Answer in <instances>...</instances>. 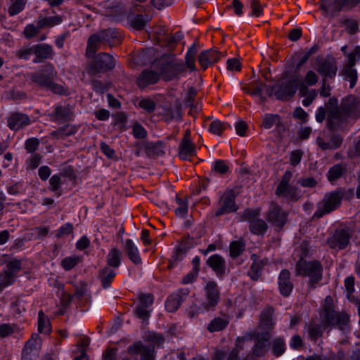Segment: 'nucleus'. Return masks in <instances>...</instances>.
I'll return each mask as SVG.
<instances>
[{
	"instance_id": "nucleus-8",
	"label": "nucleus",
	"mask_w": 360,
	"mask_h": 360,
	"mask_svg": "<svg viewBox=\"0 0 360 360\" xmlns=\"http://www.w3.org/2000/svg\"><path fill=\"white\" fill-rule=\"evenodd\" d=\"M205 291L206 300L196 309V314L213 310L219 302V293L214 282H208L205 287Z\"/></svg>"
},
{
	"instance_id": "nucleus-58",
	"label": "nucleus",
	"mask_w": 360,
	"mask_h": 360,
	"mask_svg": "<svg viewBox=\"0 0 360 360\" xmlns=\"http://www.w3.org/2000/svg\"><path fill=\"white\" fill-rule=\"evenodd\" d=\"M279 195H283L292 200H297L300 197V193L294 187L288 186V188L285 191V193Z\"/></svg>"
},
{
	"instance_id": "nucleus-30",
	"label": "nucleus",
	"mask_w": 360,
	"mask_h": 360,
	"mask_svg": "<svg viewBox=\"0 0 360 360\" xmlns=\"http://www.w3.org/2000/svg\"><path fill=\"white\" fill-rule=\"evenodd\" d=\"M195 153V148L193 143L188 139H184L180 145L179 157L181 159H186L187 158L193 155Z\"/></svg>"
},
{
	"instance_id": "nucleus-23",
	"label": "nucleus",
	"mask_w": 360,
	"mask_h": 360,
	"mask_svg": "<svg viewBox=\"0 0 360 360\" xmlns=\"http://www.w3.org/2000/svg\"><path fill=\"white\" fill-rule=\"evenodd\" d=\"M159 79V75L153 71H143L137 79V84L139 87L144 88L147 85L156 83Z\"/></svg>"
},
{
	"instance_id": "nucleus-25",
	"label": "nucleus",
	"mask_w": 360,
	"mask_h": 360,
	"mask_svg": "<svg viewBox=\"0 0 360 360\" xmlns=\"http://www.w3.org/2000/svg\"><path fill=\"white\" fill-rule=\"evenodd\" d=\"M63 21L60 15H54L49 17L39 16L37 19V25L39 28H50L60 25Z\"/></svg>"
},
{
	"instance_id": "nucleus-24",
	"label": "nucleus",
	"mask_w": 360,
	"mask_h": 360,
	"mask_svg": "<svg viewBox=\"0 0 360 360\" xmlns=\"http://www.w3.org/2000/svg\"><path fill=\"white\" fill-rule=\"evenodd\" d=\"M299 95L303 97L302 104L304 106L309 105L317 96L315 89H309L304 84H300L299 86Z\"/></svg>"
},
{
	"instance_id": "nucleus-50",
	"label": "nucleus",
	"mask_w": 360,
	"mask_h": 360,
	"mask_svg": "<svg viewBox=\"0 0 360 360\" xmlns=\"http://www.w3.org/2000/svg\"><path fill=\"white\" fill-rule=\"evenodd\" d=\"M140 108L145 110L147 112H152L155 108V103L150 98H144L140 101L139 103Z\"/></svg>"
},
{
	"instance_id": "nucleus-38",
	"label": "nucleus",
	"mask_w": 360,
	"mask_h": 360,
	"mask_svg": "<svg viewBox=\"0 0 360 360\" xmlns=\"http://www.w3.org/2000/svg\"><path fill=\"white\" fill-rule=\"evenodd\" d=\"M26 4V0H15L8 8V13L11 16L15 15L22 11Z\"/></svg>"
},
{
	"instance_id": "nucleus-21",
	"label": "nucleus",
	"mask_w": 360,
	"mask_h": 360,
	"mask_svg": "<svg viewBox=\"0 0 360 360\" xmlns=\"http://www.w3.org/2000/svg\"><path fill=\"white\" fill-rule=\"evenodd\" d=\"M124 250L129 259L135 264L141 262L140 253L136 245L131 239H127L124 244Z\"/></svg>"
},
{
	"instance_id": "nucleus-49",
	"label": "nucleus",
	"mask_w": 360,
	"mask_h": 360,
	"mask_svg": "<svg viewBox=\"0 0 360 360\" xmlns=\"http://www.w3.org/2000/svg\"><path fill=\"white\" fill-rule=\"evenodd\" d=\"M148 308L149 307H145V305L139 304L135 309L136 316L143 321L147 320L150 316V310Z\"/></svg>"
},
{
	"instance_id": "nucleus-13",
	"label": "nucleus",
	"mask_w": 360,
	"mask_h": 360,
	"mask_svg": "<svg viewBox=\"0 0 360 360\" xmlns=\"http://www.w3.org/2000/svg\"><path fill=\"white\" fill-rule=\"evenodd\" d=\"M255 210H246L244 212L243 218L245 220L250 221V229L252 233L255 234H263L266 230V224L262 219H254L257 215Z\"/></svg>"
},
{
	"instance_id": "nucleus-28",
	"label": "nucleus",
	"mask_w": 360,
	"mask_h": 360,
	"mask_svg": "<svg viewBox=\"0 0 360 360\" xmlns=\"http://www.w3.org/2000/svg\"><path fill=\"white\" fill-rule=\"evenodd\" d=\"M149 20L147 15L136 14L131 17H128L130 26L136 30H143Z\"/></svg>"
},
{
	"instance_id": "nucleus-14",
	"label": "nucleus",
	"mask_w": 360,
	"mask_h": 360,
	"mask_svg": "<svg viewBox=\"0 0 360 360\" xmlns=\"http://www.w3.org/2000/svg\"><path fill=\"white\" fill-rule=\"evenodd\" d=\"M349 241V235L345 230H339L329 237L327 243L330 248L344 249L348 245Z\"/></svg>"
},
{
	"instance_id": "nucleus-27",
	"label": "nucleus",
	"mask_w": 360,
	"mask_h": 360,
	"mask_svg": "<svg viewBox=\"0 0 360 360\" xmlns=\"http://www.w3.org/2000/svg\"><path fill=\"white\" fill-rule=\"evenodd\" d=\"M249 342L250 340L247 338H238L235 347L229 353L227 360H239V352L245 347H250L251 344Z\"/></svg>"
},
{
	"instance_id": "nucleus-37",
	"label": "nucleus",
	"mask_w": 360,
	"mask_h": 360,
	"mask_svg": "<svg viewBox=\"0 0 360 360\" xmlns=\"http://www.w3.org/2000/svg\"><path fill=\"white\" fill-rule=\"evenodd\" d=\"M115 272L109 267H105L101 270L100 278L104 288H108L112 279L115 276Z\"/></svg>"
},
{
	"instance_id": "nucleus-56",
	"label": "nucleus",
	"mask_w": 360,
	"mask_h": 360,
	"mask_svg": "<svg viewBox=\"0 0 360 360\" xmlns=\"http://www.w3.org/2000/svg\"><path fill=\"white\" fill-rule=\"evenodd\" d=\"M14 278L13 275L6 271L4 274H0V288L11 285L14 281Z\"/></svg>"
},
{
	"instance_id": "nucleus-2",
	"label": "nucleus",
	"mask_w": 360,
	"mask_h": 360,
	"mask_svg": "<svg viewBox=\"0 0 360 360\" xmlns=\"http://www.w3.org/2000/svg\"><path fill=\"white\" fill-rule=\"evenodd\" d=\"M56 72L53 66L47 63L44 65L40 70L35 72H30L27 75V80L41 88L49 89L53 93L63 94L65 91L60 86L53 83V79Z\"/></svg>"
},
{
	"instance_id": "nucleus-5",
	"label": "nucleus",
	"mask_w": 360,
	"mask_h": 360,
	"mask_svg": "<svg viewBox=\"0 0 360 360\" xmlns=\"http://www.w3.org/2000/svg\"><path fill=\"white\" fill-rule=\"evenodd\" d=\"M300 79L297 77L283 79L271 86V93L280 100H286L295 95L299 89Z\"/></svg>"
},
{
	"instance_id": "nucleus-1",
	"label": "nucleus",
	"mask_w": 360,
	"mask_h": 360,
	"mask_svg": "<svg viewBox=\"0 0 360 360\" xmlns=\"http://www.w3.org/2000/svg\"><path fill=\"white\" fill-rule=\"evenodd\" d=\"M338 103L336 98L332 97L329 99L327 122L330 129L337 127L345 115L356 116L360 110V101L354 96H348L342 100L341 109L338 108Z\"/></svg>"
},
{
	"instance_id": "nucleus-53",
	"label": "nucleus",
	"mask_w": 360,
	"mask_h": 360,
	"mask_svg": "<svg viewBox=\"0 0 360 360\" xmlns=\"http://www.w3.org/2000/svg\"><path fill=\"white\" fill-rule=\"evenodd\" d=\"M342 24L346 26L347 30L351 34H354L358 30V23L353 19L345 18L342 20Z\"/></svg>"
},
{
	"instance_id": "nucleus-31",
	"label": "nucleus",
	"mask_w": 360,
	"mask_h": 360,
	"mask_svg": "<svg viewBox=\"0 0 360 360\" xmlns=\"http://www.w3.org/2000/svg\"><path fill=\"white\" fill-rule=\"evenodd\" d=\"M182 302V297L179 293L170 295L165 302V308L169 312H174L178 309Z\"/></svg>"
},
{
	"instance_id": "nucleus-3",
	"label": "nucleus",
	"mask_w": 360,
	"mask_h": 360,
	"mask_svg": "<svg viewBox=\"0 0 360 360\" xmlns=\"http://www.w3.org/2000/svg\"><path fill=\"white\" fill-rule=\"evenodd\" d=\"M320 316L322 324L325 328L328 326H338L342 330H345L349 321L347 314L335 312L333 300L330 296H327L325 298Z\"/></svg>"
},
{
	"instance_id": "nucleus-43",
	"label": "nucleus",
	"mask_w": 360,
	"mask_h": 360,
	"mask_svg": "<svg viewBox=\"0 0 360 360\" xmlns=\"http://www.w3.org/2000/svg\"><path fill=\"white\" fill-rule=\"evenodd\" d=\"M79 258L77 256H70L64 258L61 262L63 268L65 270H70L79 262Z\"/></svg>"
},
{
	"instance_id": "nucleus-15",
	"label": "nucleus",
	"mask_w": 360,
	"mask_h": 360,
	"mask_svg": "<svg viewBox=\"0 0 360 360\" xmlns=\"http://www.w3.org/2000/svg\"><path fill=\"white\" fill-rule=\"evenodd\" d=\"M128 354L131 356L141 354V360H153L154 349L143 346L141 342H136L128 347Z\"/></svg>"
},
{
	"instance_id": "nucleus-22",
	"label": "nucleus",
	"mask_w": 360,
	"mask_h": 360,
	"mask_svg": "<svg viewBox=\"0 0 360 360\" xmlns=\"http://www.w3.org/2000/svg\"><path fill=\"white\" fill-rule=\"evenodd\" d=\"M51 46H31L30 51L27 54L24 55L25 59L29 58V56L31 54L34 55V58L32 59L34 63H39L42 58H46L50 53Z\"/></svg>"
},
{
	"instance_id": "nucleus-47",
	"label": "nucleus",
	"mask_w": 360,
	"mask_h": 360,
	"mask_svg": "<svg viewBox=\"0 0 360 360\" xmlns=\"http://www.w3.org/2000/svg\"><path fill=\"white\" fill-rule=\"evenodd\" d=\"M250 7L252 9V12L250 13V15L252 16L259 17L263 13L261 3L258 0H250Z\"/></svg>"
},
{
	"instance_id": "nucleus-35",
	"label": "nucleus",
	"mask_w": 360,
	"mask_h": 360,
	"mask_svg": "<svg viewBox=\"0 0 360 360\" xmlns=\"http://www.w3.org/2000/svg\"><path fill=\"white\" fill-rule=\"evenodd\" d=\"M38 330L41 333L49 334L51 331V323L42 311L38 314Z\"/></svg>"
},
{
	"instance_id": "nucleus-11",
	"label": "nucleus",
	"mask_w": 360,
	"mask_h": 360,
	"mask_svg": "<svg viewBox=\"0 0 360 360\" xmlns=\"http://www.w3.org/2000/svg\"><path fill=\"white\" fill-rule=\"evenodd\" d=\"M236 195L234 191H229L221 197L219 208L217 211V215L235 212L237 207L235 203Z\"/></svg>"
},
{
	"instance_id": "nucleus-55",
	"label": "nucleus",
	"mask_w": 360,
	"mask_h": 360,
	"mask_svg": "<svg viewBox=\"0 0 360 360\" xmlns=\"http://www.w3.org/2000/svg\"><path fill=\"white\" fill-rule=\"evenodd\" d=\"M195 46H191L188 49L186 56V64L188 67L192 70H193L195 68L194 56L195 55Z\"/></svg>"
},
{
	"instance_id": "nucleus-46",
	"label": "nucleus",
	"mask_w": 360,
	"mask_h": 360,
	"mask_svg": "<svg viewBox=\"0 0 360 360\" xmlns=\"http://www.w3.org/2000/svg\"><path fill=\"white\" fill-rule=\"evenodd\" d=\"M184 39V34L181 31H178L173 34H169L167 37V40L166 41L167 45H171V44H181L182 40ZM184 44V42H183V45Z\"/></svg>"
},
{
	"instance_id": "nucleus-26",
	"label": "nucleus",
	"mask_w": 360,
	"mask_h": 360,
	"mask_svg": "<svg viewBox=\"0 0 360 360\" xmlns=\"http://www.w3.org/2000/svg\"><path fill=\"white\" fill-rule=\"evenodd\" d=\"M207 264L216 272L222 274L225 270V261L219 255H213L207 261Z\"/></svg>"
},
{
	"instance_id": "nucleus-10",
	"label": "nucleus",
	"mask_w": 360,
	"mask_h": 360,
	"mask_svg": "<svg viewBox=\"0 0 360 360\" xmlns=\"http://www.w3.org/2000/svg\"><path fill=\"white\" fill-rule=\"evenodd\" d=\"M115 66L114 58L105 53L98 54L94 60V63L90 68V72L95 74L101 71L112 69Z\"/></svg>"
},
{
	"instance_id": "nucleus-41",
	"label": "nucleus",
	"mask_w": 360,
	"mask_h": 360,
	"mask_svg": "<svg viewBox=\"0 0 360 360\" xmlns=\"http://www.w3.org/2000/svg\"><path fill=\"white\" fill-rule=\"evenodd\" d=\"M176 203L178 207L175 210V213L177 217L184 218L188 214V203L186 200L181 198H176Z\"/></svg>"
},
{
	"instance_id": "nucleus-42",
	"label": "nucleus",
	"mask_w": 360,
	"mask_h": 360,
	"mask_svg": "<svg viewBox=\"0 0 360 360\" xmlns=\"http://www.w3.org/2000/svg\"><path fill=\"white\" fill-rule=\"evenodd\" d=\"M319 80V77L313 70H309L306 73L305 77L303 81L300 79V84H304L307 86L315 85Z\"/></svg>"
},
{
	"instance_id": "nucleus-32",
	"label": "nucleus",
	"mask_w": 360,
	"mask_h": 360,
	"mask_svg": "<svg viewBox=\"0 0 360 360\" xmlns=\"http://www.w3.org/2000/svg\"><path fill=\"white\" fill-rule=\"evenodd\" d=\"M122 253L117 248L111 249L107 256V264L109 266L118 268L121 263Z\"/></svg>"
},
{
	"instance_id": "nucleus-4",
	"label": "nucleus",
	"mask_w": 360,
	"mask_h": 360,
	"mask_svg": "<svg viewBox=\"0 0 360 360\" xmlns=\"http://www.w3.org/2000/svg\"><path fill=\"white\" fill-rule=\"evenodd\" d=\"M296 274L309 278V285L314 288L323 276V267L316 260L307 261L301 258L296 264Z\"/></svg>"
},
{
	"instance_id": "nucleus-19",
	"label": "nucleus",
	"mask_w": 360,
	"mask_h": 360,
	"mask_svg": "<svg viewBox=\"0 0 360 360\" xmlns=\"http://www.w3.org/2000/svg\"><path fill=\"white\" fill-rule=\"evenodd\" d=\"M358 53H352L347 56V65L343 69V74L350 80V86L353 87L356 81V72L353 68Z\"/></svg>"
},
{
	"instance_id": "nucleus-34",
	"label": "nucleus",
	"mask_w": 360,
	"mask_h": 360,
	"mask_svg": "<svg viewBox=\"0 0 360 360\" xmlns=\"http://www.w3.org/2000/svg\"><path fill=\"white\" fill-rule=\"evenodd\" d=\"M269 335L265 334L262 338H258L253 348V353L256 356L262 355L269 347Z\"/></svg>"
},
{
	"instance_id": "nucleus-36",
	"label": "nucleus",
	"mask_w": 360,
	"mask_h": 360,
	"mask_svg": "<svg viewBox=\"0 0 360 360\" xmlns=\"http://www.w3.org/2000/svg\"><path fill=\"white\" fill-rule=\"evenodd\" d=\"M273 309L268 308L262 311L260 315V326L264 329H269L273 326L272 315Z\"/></svg>"
},
{
	"instance_id": "nucleus-64",
	"label": "nucleus",
	"mask_w": 360,
	"mask_h": 360,
	"mask_svg": "<svg viewBox=\"0 0 360 360\" xmlns=\"http://www.w3.org/2000/svg\"><path fill=\"white\" fill-rule=\"evenodd\" d=\"M234 126L236 134L240 136H244L245 135V131L247 130V124L245 122L242 120H238L236 122Z\"/></svg>"
},
{
	"instance_id": "nucleus-29",
	"label": "nucleus",
	"mask_w": 360,
	"mask_h": 360,
	"mask_svg": "<svg viewBox=\"0 0 360 360\" xmlns=\"http://www.w3.org/2000/svg\"><path fill=\"white\" fill-rule=\"evenodd\" d=\"M229 323V318L227 316L224 315L223 316L217 317L212 320L208 325L207 328L210 332L219 331L225 328Z\"/></svg>"
},
{
	"instance_id": "nucleus-6",
	"label": "nucleus",
	"mask_w": 360,
	"mask_h": 360,
	"mask_svg": "<svg viewBox=\"0 0 360 360\" xmlns=\"http://www.w3.org/2000/svg\"><path fill=\"white\" fill-rule=\"evenodd\" d=\"M122 34L119 30L116 28H108L91 34L87 40L86 45L90 46L104 43L121 44L122 43Z\"/></svg>"
},
{
	"instance_id": "nucleus-18",
	"label": "nucleus",
	"mask_w": 360,
	"mask_h": 360,
	"mask_svg": "<svg viewBox=\"0 0 360 360\" xmlns=\"http://www.w3.org/2000/svg\"><path fill=\"white\" fill-rule=\"evenodd\" d=\"M219 58V52L216 49L211 48L201 53L199 57V63L204 69H206L209 65L217 62Z\"/></svg>"
},
{
	"instance_id": "nucleus-9",
	"label": "nucleus",
	"mask_w": 360,
	"mask_h": 360,
	"mask_svg": "<svg viewBox=\"0 0 360 360\" xmlns=\"http://www.w3.org/2000/svg\"><path fill=\"white\" fill-rule=\"evenodd\" d=\"M314 67L325 79L333 78L338 71V66L333 58L316 59Z\"/></svg>"
},
{
	"instance_id": "nucleus-51",
	"label": "nucleus",
	"mask_w": 360,
	"mask_h": 360,
	"mask_svg": "<svg viewBox=\"0 0 360 360\" xmlns=\"http://www.w3.org/2000/svg\"><path fill=\"white\" fill-rule=\"evenodd\" d=\"M15 326L9 323L0 324V337L4 338L14 333Z\"/></svg>"
},
{
	"instance_id": "nucleus-17",
	"label": "nucleus",
	"mask_w": 360,
	"mask_h": 360,
	"mask_svg": "<svg viewBox=\"0 0 360 360\" xmlns=\"http://www.w3.org/2000/svg\"><path fill=\"white\" fill-rule=\"evenodd\" d=\"M30 120L27 115L21 113H15L11 115L8 120V124L12 130H19L28 124Z\"/></svg>"
},
{
	"instance_id": "nucleus-7",
	"label": "nucleus",
	"mask_w": 360,
	"mask_h": 360,
	"mask_svg": "<svg viewBox=\"0 0 360 360\" xmlns=\"http://www.w3.org/2000/svg\"><path fill=\"white\" fill-rule=\"evenodd\" d=\"M342 197L343 194L340 191H335L326 194L323 201L319 203L314 217L320 218L337 209L340 205Z\"/></svg>"
},
{
	"instance_id": "nucleus-60",
	"label": "nucleus",
	"mask_w": 360,
	"mask_h": 360,
	"mask_svg": "<svg viewBox=\"0 0 360 360\" xmlns=\"http://www.w3.org/2000/svg\"><path fill=\"white\" fill-rule=\"evenodd\" d=\"M213 168L216 172L222 174L227 173L229 169L226 162L222 160L216 161L213 165Z\"/></svg>"
},
{
	"instance_id": "nucleus-44",
	"label": "nucleus",
	"mask_w": 360,
	"mask_h": 360,
	"mask_svg": "<svg viewBox=\"0 0 360 360\" xmlns=\"http://www.w3.org/2000/svg\"><path fill=\"white\" fill-rule=\"evenodd\" d=\"M292 176V173L290 172H286L283 177V179L280 184L278 185L276 193L278 195L283 194L285 193V191L288 188V181H290V178Z\"/></svg>"
},
{
	"instance_id": "nucleus-48",
	"label": "nucleus",
	"mask_w": 360,
	"mask_h": 360,
	"mask_svg": "<svg viewBox=\"0 0 360 360\" xmlns=\"http://www.w3.org/2000/svg\"><path fill=\"white\" fill-rule=\"evenodd\" d=\"M244 248V245L240 241H233L230 244V255L235 257L238 256Z\"/></svg>"
},
{
	"instance_id": "nucleus-57",
	"label": "nucleus",
	"mask_w": 360,
	"mask_h": 360,
	"mask_svg": "<svg viewBox=\"0 0 360 360\" xmlns=\"http://www.w3.org/2000/svg\"><path fill=\"white\" fill-rule=\"evenodd\" d=\"M155 35L158 43H166L169 34H167V30L165 27H160L155 31Z\"/></svg>"
},
{
	"instance_id": "nucleus-12",
	"label": "nucleus",
	"mask_w": 360,
	"mask_h": 360,
	"mask_svg": "<svg viewBox=\"0 0 360 360\" xmlns=\"http://www.w3.org/2000/svg\"><path fill=\"white\" fill-rule=\"evenodd\" d=\"M319 8L326 15L335 16L341 11H347L343 0H320Z\"/></svg>"
},
{
	"instance_id": "nucleus-45",
	"label": "nucleus",
	"mask_w": 360,
	"mask_h": 360,
	"mask_svg": "<svg viewBox=\"0 0 360 360\" xmlns=\"http://www.w3.org/2000/svg\"><path fill=\"white\" fill-rule=\"evenodd\" d=\"M40 30L41 28L39 27L37 24L36 25L29 24L25 27L23 33L27 39H30L37 36L39 33Z\"/></svg>"
},
{
	"instance_id": "nucleus-54",
	"label": "nucleus",
	"mask_w": 360,
	"mask_h": 360,
	"mask_svg": "<svg viewBox=\"0 0 360 360\" xmlns=\"http://www.w3.org/2000/svg\"><path fill=\"white\" fill-rule=\"evenodd\" d=\"M133 135L136 139H143L147 135L146 130L139 123L134 124L132 127Z\"/></svg>"
},
{
	"instance_id": "nucleus-16",
	"label": "nucleus",
	"mask_w": 360,
	"mask_h": 360,
	"mask_svg": "<svg viewBox=\"0 0 360 360\" xmlns=\"http://www.w3.org/2000/svg\"><path fill=\"white\" fill-rule=\"evenodd\" d=\"M267 219L277 226H283L286 221V213L276 204L270 205Z\"/></svg>"
},
{
	"instance_id": "nucleus-59",
	"label": "nucleus",
	"mask_w": 360,
	"mask_h": 360,
	"mask_svg": "<svg viewBox=\"0 0 360 360\" xmlns=\"http://www.w3.org/2000/svg\"><path fill=\"white\" fill-rule=\"evenodd\" d=\"M228 7L232 8L234 13L238 16H241L243 13V4L240 0H232L231 4Z\"/></svg>"
},
{
	"instance_id": "nucleus-20",
	"label": "nucleus",
	"mask_w": 360,
	"mask_h": 360,
	"mask_svg": "<svg viewBox=\"0 0 360 360\" xmlns=\"http://www.w3.org/2000/svg\"><path fill=\"white\" fill-rule=\"evenodd\" d=\"M290 274L288 270H283L278 277V288L283 296H288L292 290L293 285L290 281Z\"/></svg>"
},
{
	"instance_id": "nucleus-52",
	"label": "nucleus",
	"mask_w": 360,
	"mask_h": 360,
	"mask_svg": "<svg viewBox=\"0 0 360 360\" xmlns=\"http://www.w3.org/2000/svg\"><path fill=\"white\" fill-rule=\"evenodd\" d=\"M273 350L276 356L281 355L285 351V342L281 338L276 339L273 342Z\"/></svg>"
},
{
	"instance_id": "nucleus-63",
	"label": "nucleus",
	"mask_w": 360,
	"mask_h": 360,
	"mask_svg": "<svg viewBox=\"0 0 360 360\" xmlns=\"http://www.w3.org/2000/svg\"><path fill=\"white\" fill-rule=\"evenodd\" d=\"M76 131V128L72 125H66L64 127L61 128L60 130L56 132V136H70L75 134Z\"/></svg>"
},
{
	"instance_id": "nucleus-39",
	"label": "nucleus",
	"mask_w": 360,
	"mask_h": 360,
	"mask_svg": "<svg viewBox=\"0 0 360 360\" xmlns=\"http://www.w3.org/2000/svg\"><path fill=\"white\" fill-rule=\"evenodd\" d=\"M281 122L280 117L276 115L268 114L264 117L262 126L265 129H271L274 125H278Z\"/></svg>"
},
{
	"instance_id": "nucleus-33",
	"label": "nucleus",
	"mask_w": 360,
	"mask_h": 360,
	"mask_svg": "<svg viewBox=\"0 0 360 360\" xmlns=\"http://www.w3.org/2000/svg\"><path fill=\"white\" fill-rule=\"evenodd\" d=\"M231 126L219 120L212 121L209 126V131L215 135L220 136L224 131L231 129Z\"/></svg>"
},
{
	"instance_id": "nucleus-61",
	"label": "nucleus",
	"mask_w": 360,
	"mask_h": 360,
	"mask_svg": "<svg viewBox=\"0 0 360 360\" xmlns=\"http://www.w3.org/2000/svg\"><path fill=\"white\" fill-rule=\"evenodd\" d=\"M302 30L300 27H295L289 30L288 37L291 41H296L301 38Z\"/></svg>"
},
{
	"instance_id": "nucleus-40",
	"label": "nucleus",
	"mask_w": 360,
	"mask_h": 360,
	"mask_svg": "<svg viewBox=\"0 0 360 360\" xmlns=\"http://www.w3.org/2000/svg\"><path fill=\"white\" fill-rule=\"evenodd\" d=\"M345 172V169L340 165H336L328 171V179L333 182L339 179Z\"/></svg>"
},
{
	"instance_id": "nucleus-62",
	"label": "nucleus",
	"mask_w": 360,
	"mask_h": 360,
	"mask_svg": "<svg viewBox=\"0 0 360 360\" xmlns=\"http://www.w3.org/2000/svg\"><path fill=\"white\" fill-rule=\"evenodd\" d=\"M61 185V179L59 175H53L49 180V188L53 191H57Z\"/></svg>"
}]
</instances>
